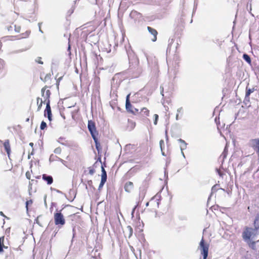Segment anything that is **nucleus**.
Listing matches in <instances>:
<instances>
[{
  "label": "nucleus",
  "mask_w": 259,
  "mask_h": 259,
  "mask_svg": "<svg viewBox=\"0 0 259 259\" xmlns=\"http://www.w3.org/2000/svg\"><path fill=\"white\" fill-rule=\"evenodd\" d=\"M4 146L5 147V149L7 152V154L9 155L11 149H10V146L9 144V142L8 140H6L4 143Z\"/></svg>",
  "instance_id": "nucleus-16"
},
{
  "label": "nucleus",
  "mask_w": 259,
  "mask_h": 259,
  "mask_svg": "<svg viewBox=\"0 0 259 259\" xmlns=\"http://www.w3.org/2000/svg\"><path fill=\"white\" fill-rule=\"evenodd\" d=\"M29 145H30V146L32 147V146H33V144L32 143H30Z\"/></svg>",
  "instance_id": "nucleus-47"
},
{
  "label": "nucleus",
  "mask_w": 259,
  "mask_h": 259,
  "mask_svg": "<svg viewBox=\"0 0 259 259\" xmlns=\"http://www.w3.org/2000/svg\"><path fill=\"white\" fill-rule=\"evenodd\" d=\"M40 58H38V60H37V62L40 64H42L43 62L40 60Z\"/></svg>",
  "instance_id": "nucleus-41"
},
{
  "label": "nucleus",
  "mask_w": 259,
  "mask_h": 259,
  "mask_svg": "<svg viewBox=\"0 0 259 259\" xmlns=\"http://www.w3.org/2000/svg\"><path fill=\"white\" fill-rule=\"evenodd\" d=\"M154 124L155 125H156L157 123L158 119V115L156 114H155L154 115Z\"/></svg>",
  "instance_id": "nucleus-26"
},
{
  "label": "nucleus",
  "mask_w": 259,
  "mask_h": 259,
  "mask_svg": "<svg viewBox=\"0 0 259 259\" xmlns=\"http://www.w3.org/2000/svg\"><path fill=\"white\" fill-rule=\"evenodd\" d=\"M14 28V25H11L8 27V31H11Z\"/></svg>",
  "instance_id": "nucleus-37"
},
{
  "label": "nucleus",
  "mask_w": 259,
  "mask_h": 259,
  "mask_svg": "<svg viewBox=\"0 0 259 259\" xmlns=\"http://www.w3.org/2000/svg\"><path fill=\"white\" fill-rule=\"evenodd\" d=\"M41 94L42 97L45 99V101L47 103L48 100H49V98L51 94L50 90H47L46 91V88H43L41 90Z\"/></svg>",
  "instance_id": "nucleus-8"
},
{
  "label": "nucleus",
  "mask_w": 259,
  "mask_h": 259,
  "mask_svg": "<svg viewBox=\"0 0 259 259\" xmlns=\"http://www.w3.org/2000/svg\"><path fill=\"white\" fill-rule=\"evenodd\" d=\"M101 179L106 180H107V175L106 172L103 166H102V175H101Z\"/></svg>",
  "instance_id": "nucleus-19"
},
{
  "label": "nucleus",
  "mask_w": 259,
  "mask_h": 259,
  "mask_svg": "<svg viewBox=\"0 0 259 259\" xmlns=\"http://www.w3.org/2000/svg\"><path fill=\"white\" fill-rule=\"evenodd\" d=\"M243 58L249 64L251 63V59L248 55L246 54H244L243 55Z\"/></svg>",
  "instance_id": "nucleus-21"
},
{
  "label": "nucleus",
  "mask_w": 259,
  "mask_h": 259,
  "mask_svg": "<svg viewBox=\"0 0 259 259\" xmlns=\"http://www.w3.org/2000/svg\"><path fill=\"white\" fill-rule=\"evenodd\" d=\"M42 179L47 182L48 184L50 185L53 183V180L52 177L48 176L46 174L42 175Z\"/></svg>",
  "instance_id": "nucleus-12"
},
{
  "label": "nucleus",
  "mask_w": 259,
  "mask_h": 259,
  "mask_svg": "<svg viewBox=\"0 0 259 259\" xmlns=\"http://www.w3.org/2000/svg\"><path fill=\"white\" fill-rule=\"evenodd\" d=\"M38 25H39V31L41 32V33H42V31L41 30V29L40 28V24L39 23Z\"/></svg>",
  "instance_id": "nucleus-44"
},
{
  "label": "nucleus",
  "mask_w": 259,
  "mask_h": 259,
  "mask_svg": "<svg viewBox=\"0 0 259 259\" xmlns=\"http://www.w3.org/2000/svg\"><path fill=\"white\" fill-rule=\"evenodd\" d=\"M65 139L64 138H62V137H60V138L58 139V142L62 144H64V142H65Z\"/></svg>",
  "instance_id": "nucleus-29"
},
{
  "label": "nucleus",
  "mask_w": 259,
  "mask_h": 259,
  "mask_svg": "<svg viewBox=\"0 0 259 259\" xmlns=\"http://www.w3.org/2000/svg\"><path fill=\"white\" fill-rule=\"evenodd\" d=\"M159 196L158 194H157L153 198V200H154V199H156V200H158V198H159Z\"/></svg>",
  "instance_id": "nucleus-40"
},
{
  "label": "nucleus",
  "mask_w": 259,
  "mask_h": 259,
  "mask_svg": "<svg viewBox=\"0 0 259 259\" xmlns=\"http://www.w3.org/2000/svg\"><path fill=\"white\" fill-rule=\"evenodd\" d=\"M178 141L180 143V147L181 151H184L185 149L187 148V144L184 140L180 139Z\"/></svg>",
  "instance_id": "nucleus-13"
},
{
  "label": "nucleus",
  "mask_w": 259,
  "mask_h": 259,
  "mask_svg": "<svg viewBox=\"0 0 259 259\" xmlns=\"http://www.w3.org/2000/svg\"><path fill=\"white\" fill-rule=\"evenodd\" d=\"M58 160L61 161L63 164H65V161L60 158H58Z\"/></svg>",
  "instance_id": "nucleus-39"
},
{
  "label": "nucleus",
  "mask_w": 259,
  "mask_h": 259,
  "mask_svg": "<svg viewBox=\"0 0 259 259\" xmlns=\"http://www.w3.org/2000/svg\"><path fill=\"white\" fill-rule=\"evenodd\" d=\"M14 28L16 32H19L20 31L21 27L20 26L14 25Z\"/></svg>",
  "instance_id": "nucleus-24"
},
{
  "label": "nucleus",
  "mask_w": 259,
  "mask_h": 259,
  "mask_svg": "<svg viewBox=\"0 0 259 259\" xmlns=\"http://www.w3.org/2000/svg\"><path fill=\"white\" fill-rule=\"evenodd\" d=\"M254 89H247L246 88V91L245 94V98H249V97L250 95V94L252 92H253Z\"/></svg>",
  "instance_id": "nucleus-20"
},
{
  "label": "nucleus",
  "mask_w": 259,
  "mask_h": 259,
  "mask_svg": "<svg viewBox=\"0 0 259 259\" xmlns=\"http://www.w3.org/2000/svg\"><path fill=\"white\" fill-rule=\"evenodd\" d=\"M130 16L132 19H133L135 21H140L142 20V15L141 13L138 12L136 11H132L130 14Z\"/></svg>",
  "instance_id": "nucleus-6"
},
{
  "label": "nucleus",
  "mask_w": 259,
  "mask_h": 259,
  "mask_svg": "<svg viewBox=\"0 0 259 259\" xmlns=\"http://www.w3.org/2000/svg\"><path fill=\"white\" fill-rule=\"evenodd\" d=\"M43 101L42 100L39 98H37V104L38 106L37 110L39 111L41 108Z\"/></svg>",
  "instance_id": "nucleus-18"
},
{
  "label": "nucleus",
  "mask_w": 259,
  "mask_h": 259,
  "mask_svg": "<svg viewBox=\"0 0 259 259\" xmlns=\"http://www.w3.org/2000/svg\"><path fill=\"white\" fill-rule=\"evenodd\" d=\"M160 148H161V151H162V154L163 155H164V153L163 152V150H162V146L164 145V141L161 140L160 141Z\"/></svg>",
  "instance_id": "nucleus-23"
},
{
  "label": "nucleus",
  "mask_w": 259,
  "mask_h": 259,
  "mask_svg": "<svg viewBox=\"0 0 259 259\" xmlns=\"http://www.w3.org/2000/svg\"><path fill=\"white\" fill-rule=\"evenodd\" d=\"M125 236H127L128 238H130L133 234V229L130 226H128L126 228Z\"/></svg>",
  "instance_id": "nucleus-15"
},
{
  "label": "nucleus",
  "mask_w": 259,
  "mask_h": 259,
  "mask_svg": "<svg viewBox=\"0 0 259 259\" xmlns=\"http://www.w3.org/2000/svg\"><path fill=\"white\" fill-rule=\"evenodd\" d=\"M142 112L144 113H145L147 115H148L149 111L147 108H143L142 109Z\"/></svg>",
  "instance_id": "nucleus-32"
},
{
  "label": "nucleus",
  "mask_w": 259,
  "mask_h": 259,
  "mask_svg": "<svg viewBox=\"0 0 259 259\" xmlns=\"http://www.w3.org/2000/svg\"><path fill=\"white\" fill-rule=\"evenodd\" d=\"M0 213H1V215H4V214H3V212H2V211H1V212H0Z\"/></svg>",
  "instance_id": "nucleus-49"
},
{
  "label": "nucleus",
  "mask_w": 259,
  "mask_h": 259,
  "mask_svg": "<svg viewBox=\"0 0 259 259\" xmlns=\"http://www.w3.org/2000/svg\"><path fill=\"white\" fill-rule=\"evenodd\" d=\"M95 173V170L93 168H91L89 170V174L93 175Z\"/></svg>",
  "instance_id": "nucleus-34"
},
{
  "label": "nucleus",
  "mask_w": 259,
  "mask_h": 259,
  "mask_svg": "<svg viewBox=\"0 0 259 259\" xmlns=\"http://www.w3.org/2000/svg\"><path fill=\"white\" fill-rule=\"evenodd\" d=\"M254 226L256 230L259 229V214H257L255 216V218L254 221Z\"/></svg>",
  "instance_id": "nucleus-17"
},
{
  "label": "nucleus",
  "mask_w": 259,
  "mask_h": 259,
  "mask_svg": "<svg viewBox=\"0 0 259 259\" xmlns=\"http://www.w3.org/2000/svg\"><path fill=\"white\" fill-rule=\"evenodd\" d=\"M147 29H148L149 32L151 34H152L153 35V37L152 38V40L153 41H156V39H157V37L156 36H157V31L155 29H153V28H151V27H150L149 26H148L147 27Z\"/></svg>",
  "instance_id": "nucleus-10"
},
{
  "label": "nucleus",
  "mask_w": 259,
  "mask_h": 259,
  "mask_svg": "<svg viewBox=\"0 0 259 259\" xmlns=\"http://www.w3.org/2000/svg\"><path fill=\"white\" fill-rule=\"evenodd\" d=\"M181 154H182V156H183V157L184 158H185V154H184V153L183 151H181Z\"/></svg>",
  "instance_id": "nucleus-45"
},
{
  "label": "nucleus",
  "mask_w": 259,
  "mask_h": 259,
  "mask_svg": "<svg viewBox=\"0 0 259 259\" xmlns=\"http://www.w3.org/2000/svg\"><path fill=\"white\" fill-rule=\"evenodd\" d=\"M209 245L204 241L203 238H202L199 246L201 254L203 255V259H206L208 255V248Z\"/></svg>",
  "instance_id": "nucleus-1"
},
{
  "label": "nucleus",
  "mask_w": 259,
  "mask_h": 259,
  "mask_svg": "<svg viewBox=\"0 0 259 259\" xmlns=\"http://www.w3.org/2000/svg\"><path fill=\"white\" fill-rule=\"evenodd\" d=\"M32 204V200H29L27 201L26 202V207L27 209L28 208V206L29 205H31Z\"/></svg>",
  "instance_id": "nucleus-31"
},
{
  "label": "nucleus",
  "mask_w": 259,
  "mask_h": 259,
  "mask_svg": "<svg viewBox=\"0 0 259 259\" xmlns=\"http://www.w3.org/2000/svg\"><path fill=\"white\" fill-rule=\"evenodd\" d=\"M88 127L93 139L96 140L95 134H97V130L95 122L92 120H89Z\"/></svg>",
  "instance_id": "nucleus-4"
},
{
  "label": "nucleus",
  "mask_w": 259,
  "mask_h": 259,
  "mask_svg": "<svg viewBox=\"0 0 259 259\" xmlns=\"http://www.w3.org/2000/svg\"><path fill=\"white\" fill-rule=\"evenodd\" d=\"M4 245H0V253L2 252L3 250Z\"/></svg>",
  "instance_id": "nucleus-42"
},
{
  "label": "nucleus",
  "mask_w": 259,
  "mask_h": 259,
  "mask_svg": "<svg viewBox=\"0 0 259 259\" xmlns=\"http://www.w3.org/2000/svg\"><path fill=\"white\" fill-rule=\"evenodd\" d=\"M157 205H159V202H157Z\"/></svg>",
  "instance_id": "nucleus-53"
},
{
  "label": "nucleus",
  "mask_w": 259,
  "mask_h": 259,
  "mask_svg": "<svg viewBox=\"0 0 259 259\" xmlns=\"http://www.w3.org/2000/svg\"><path fill=\"white\" fill-rule=\"evenodd\" d=\"M30 31H26L25 33H23L20 34L21 37L20 38H27L29 36L30 34Z\"/></svg>",
  "instance_id": "nucleus-22"
},
{
  "label": "nucleus",
  "mask_w": 259,
  "mask_h": 259,
  "mask_svg": "<svg viewBox=\"0 0 259 259\" xmlns=\"http://www.w3.org/2000/svg\"><path fill=\"white\" fill-rule=\"evenodd\" d=\"M26 177L28 179H30V174L29 171L26 172Z\"/></svg>",
  "instance_id": "nucleus-33"
},
{
  "label": "nucleus",
  "mask_w": 259,
  "mask_h": 259,
  "mask_svg": "<svg viewBox=\"0 0 259 259\" xmlns=\"http://www.w3.org/2000/svg\"><path fill=\"white\" fill-rule=\"evenodd\" d=\"M218 170V174H219L220 176H222V172L220 171V170Z\"/></svg>",
  "instance_id": "nucleus-46"
},
{
  "label": "nucleus",
  "mask_w": 259,
  "mask_h": 259,
  "mask_svg": "<svg viewBox=\"0 0 259 259\" xmlns=\"http://www.w3.org/2000/svg\"><path fill=\"white\" fill-rule=\"evenodd\" d=\"M177 114H176V119L177 120H179L182 116V114L183 113V109L182 107H180L178 109H177Z\"/></svg>",
  "instance_id": "nucleus-14"
},
{
  "label": "nucleus",
  "mask_w": 259,
  "mask_h": 259,
  "mask_svg": "<svg viewBox=\"0 0 259 259\" xmlns=\"http://www.w3.org/2000/svg\"><path fill=\"white\" fill-rule=\"evenodd\" d=\"M249 145L256 151L259 153V138L251 139L249 141Z\"/></svg>",
  "instance_id": "nucleus-5"
},
{
  "label": "nucleus",
  "mask_w": 259,
  "mask_h": 259,
  "mask_svg": "<svg viewBox=\"0 0 259 259\" xmlns=\"http://www.w3.org/2000/svg\"><path fill=\"white\" fill-rule=\"evenodd\" d=\"M1 61V60L0 59V62Z\"/></svg>",
  "instance_id": "nucleus-55"
},
{
  "label": "nucleus",
  "mask_w": 259,
  "mask_h": 259,
  "mask_svg": "<svg viewBox=\"0 0 259 259\" xmlns=\"http://www.w3.org/2000/svg\"><path fill=\"white\" fill-rule=\"evenodd\" d=\"M2 46V43L0 41V49H1Z\"/></svg>",
  "instance_id": "nucleus-48"
},
{
  "label": "nucleus",
  "mask_w": 259,
  "mask_h": 259,
  "mask_svg": "<svg viewBox=\"0 0 259 259\" xmlns=\"http://www.w3.org/2000/svg\"><path fill=\"white\" fill-rule=\"evenodd\" d=\"M215 121L216 123H217V118H215Z\"/></svg>",
  "instance_id": "nucleus-51"
},
{
  "label": "nucleus",
  "mask_w": 259,
  "mask_h": 259,
  "mask_svg": "<svg viewBox=\"0 0 259 259\" xmlns=\"http://www.w3.org/2000/svg\"><path fill=\"white\" fill-rule=\"evenodd\" d=\"M136 208V206H135V207L133 209V210L132 211V217H134V212H135V210Z\"/></svg>",
  "instance_id": "nucleus-38"
},
{
  "label": "nucleus",
  "mask_w": 259,
  "mask_h": 259,
  "mask_svg": "<svg viewBox=\"0 0 259 259\" xmlns=\"http://www.w3.org/2000/svg\"><path fill=\"white\" fill-rule=\"evenodd\" d=\"M50 100H48L47 101L46 108L45 111V115L47 114L48 119L49 120H51L52 113L51 107L50 105Z\"/></svg>",
  "instance_id": "nucleus-7"
},
{
  "label": "nucleus",
  "mask_w": 259,
  "mask_h": 259,
  "mask_svg": "<svg viewBox=\"0 0 259 259\" xmlns=\"http://www.w3.org/2000/svg\"><path fill=\"white\" fill-rule=\"evenodd\" d=\"M58 157L54 155L53 154H52L51 156H50V161H54V160H58Z\"/></svg>",
  "instance_id": "nucleus-25"
},
{
  "label": "nucleus",
  "mask_w": 259,
  "mask_h": 259,
  "mask_svg": "<svg viewBox=\"0 0 259 259\" xmlns=\"http://www.w3.org/2000/svg\"><path fill=\"white\" fill-rule=\"evenodd\" d=\"M61 152V149L60 148H57L54 150V152L56 154H60Z\"/></svg>",
  "instance_id": "nucleus-30"
},
{
  "label": "nucleus",
  "mask_w": 259,
  "mask_h": 259,
  "mask_svg": "<svg viewBox=\"0 0 259 259\" xmlns=\"http://www.w3.org/2000/svg\"><path fill=\"white\" fill-rule=\"evenodd\" d=\"M222 156H223L224 158L226 157V148H225L224 151L223 153H222Z\"/></svg>",
  "instance_id": "nucleus-36"
},
{
  "label": "nucleus",
  "mask_w": 259,
  "mask_h": 259,
  "mask_svg": "<svg viewBox=\"0 0 259 259\" xmlns=\"http://www.w3.org/2000/svg\"><path fill=\"white\" fill-rule=\"evenodd\" d=\"M134 188L133 183L131 182H127L125 183L124 185V189L125 191L127 192H130L133 190Z\"/></svg>",
  "instance_id": "nucleus-11"
},
{
  "label": "nucleus",
  "mask_w": 259,
  "mask_h": 259,
  "mask_svg": "<svg viewBox=\"0 0 259 259\" xmlns=\"http://www.w3.org/2000/svg\"><path fill=\"white\" fill-rule=\"evenodd\" d=\"M106 180H102L101 179V182H100V185H99V189H100L101 188H102L104 185L105 184V182H106Z\"/></svg>",
  "instance_id": "nucleus-28"
},
{
  "label": "nucleus",
  "mask_w": 259,
  "mask_h": 259,
  "mask_svg": "<svg viewBox=\"0 0 259 259\" xmlns=\"http://www.w3.org/2000/svg\"><path fill=\"white\" fill-rule=\"evenodd\" d=\"M175 75H176V73H174V78H175Z\"/></svg>",
  "instance_id": "nucleus-52"
},
{
  "label": "nucleus",
  "mask_w": 259,
  "mask_h": 259,
  "mask_svg": "<svg viewBox=\"0 0 259 259\" xmlns=\"http://www.w3.org/2000/svg\"><path fill=\"white\" fill-rule=\"evenodd\" d=\"M130 96V94L128 95L126 98V109H127V110L130 111L131 112L134 113V111L132 108V106L130 102V99H129Z\"/></svg>",
  "instance_id": "nucleus-9"
},
{
  "label": "nucleus",
  "mask_w": 259,
  "mask_h": 259,
  "mask_svg": "<svg viewBox=\"0 0 259 259\" xmlns=\"http://www.w3.org/2000/svg\"><path fill=\"white\" fill-rule=\"evenodd\" d=\"M163 90L161 92V94H162V96H163Z\"/></svg>",
  "instance_id": "nucleus-50"
},
{
  "label": "nucleus",
  "mask_w": 259,
  "mask_h": 259,
  "mask_svg": "<svg viewBox=\"0 0 259 259\" xmlns=\"http://www.w3.org/2000/svg\"><path fill=\"white\" fill-rule=\"evenodd\" d=\"M47 127V124L45 121H42L40 124V129L44 130Z\"/></svg>",
  "instance_id": "nucleus-27"
},
{
  "label": "nucleus",
  "mask_w": 259,
  "mask_h": 259,
  "mask_svg": "<svg viewBox=\"0 0 259 259\" xmlns=\"http://www.w3.org/2000/svg\"><path fill=\"white\" fill-rule=\"evenodd\" d=\"M257 230L251 228L246 227L242 233V237L245 241H249L250 238L255 235V232Z\"/></svg>",
  "instance_id": "nucleus-2"
},
{
  "label": "nucleus",
  "mask_w": 259,
  "mask_h": 259,
  "mask_svg": "<svg viewBox=\"0 0 259 259\" xmlns=\"http://www.w3.org/2000/svg\"><path fill=\"white\" fill-rule=\"evenodd\" d=\"M26 50H27V49H25V50H21L17 51H16V53L22 52H23V51H26Z\"/></svg>",
  "instance_id": "nucleus-43"
},
{
  "label": "nucleus",
  "mask_w": 259,
  "mask_h": 259,
  "mask_svg": "<svg viewBox=\"0 0 259 259\" xmlns=\"http://www.w3.org/2000/svg\"><path fill=\"white\" fill-rule=\"evenodd\" d=\"M54 221L56 225L62 226L65 224L63 215L60 211H57L54 214Z\"/></svg>",
  "instance_id": "nucleus-3"
},
{
  "label": "nucleus",
  "mask_w": 259,
  "mask_h": 259,
  "mask_svg": "<svg viewBox=\"0 0 259 259\" xmlns=\"http://www.w3.org/2000/svg\"><path fill=\"white\" fill-rule=\"evenodd\" d=\"M68 49H70V46L69 45Z\"/></svg>",
  "instance_id": "nucleus-54"
},
{
  "label": "nucleus",
  "mask_w": 259,
  "mask_h": 259,
  "mask_svg": "<svg viewBox=\"0 0 259 259\" xmlns=\"http://www.w3.org/2000/svg\"><path fill=\"white\" fill-rule=\"evenodd\" d=\"M4 240V237L0 238V245H4V244H3Z\"/></svg>",
  "instance_id": "nucleus-35"
}]
</instances>
